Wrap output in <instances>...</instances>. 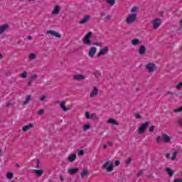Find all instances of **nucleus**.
<instances>
[{
    "label": "nucleus",
    "mask_w": 182,
    "mask_h": 182,
    "mask_svg": "<svg viewBox=\"0 0 182 182\" xmlns=\"http://www.w3.org/2000/svg\"><path fill=\"white\" fill-rule=\"evenodd\" d=\"M139 11H140V9L137 6H134L131 9V14H128L125 19L127 25H132L136 22L137 20V14L139 13Z\"/></svg>",
    "instance_id": "f257e3e1"
},
{
    "label": "nucleus",
    "mask_w": 182,
    "mask_h": 182,
    "mask_svg": "<svg viewBox=\"0 0 182 182\" xmlns=\"http://www.w3.org/2000/svg\"><path fill=\"white\" fill-rule=\"evenodd\" d=\"M102 168H104L107 173H112V171L114 170V162L111 160L105 161L102 165Z\"/></svg>",
    "instance_id": "f03ea898"
},
{
    "label": "nucleus",
    "mask_w": 182,
    "mask_h": 182,
    "mask_svg": "<svg viewBox=\"0 0 182 182\" xmlns=\"http://www.w3.org/2000/svg\"><path fill=\"white\" fill-rule=\"evenodd\" d=\"M156 141L157 144H160L162 141H164V143H170V141H171V136L166 134H162L161 136L156 137Z\"/></svg>",
    "instance_id": "7ed1b4c3"
},
{
    "label": "nucleus",
    "mask_w": 182,
    "mask_h": 182,
    "mask_svg": "<svg viewBox=\"0 0 182 182\" xmlns=\"http://www.w3.org/2000/svg\"><path fill=\"white\" fill-rule=\"evenodd\" d=\"M92 36H93V33L88 32L82 38V43L84 45H86L87 46H92Z\"/></svg>",
    "instance_id": "20e7f679"
},
{
    "label": "nucleus",
    "mask_w": 182,
    "mask_h": 182,
    "mask_svg": "<svg viewBox=\"0 0 182 182\" xmlns=\"http://www.w3.org/2000/svg\"><path fill=\"white\" fill-rule=\"evenodd\" d=\"M149 124H150V122H146L144 124H141L140 127L136 130L138 134H144V133L146 132V130H147V127H149Z\"/></svg>",
    "instance_id": "39448f33"
},
{
    "label": "nucleus",
    "mask_w": 182,
    "mask_h": 182,
    "mask_svg": "<svg viewBox=\"0 0 182 182\" xmlns=\"http://www.w3.org/2000/svg\"><path fill=\"white\" fill-rule=\"evenodd\" d=\"M148 73H153L156 71V65L154 63H148L145 66Z\"/></svg>",
    "instance_id": "423d86ee"
},
{
    "label": "nucleus",
    "mask_w": 182,
    "mask_h": 182,
    "mask_svg": "<svg viewBox=\"0 0 182 182\" xmlns=\"http://www.w3.org/2000/svg\"><path fill=\"white\" fill-rule=\"evenodd\" d=\"M97 52V48L95 46H92L88 50V56L89 58H91V59H93L95 58V55H96Z\"/></svg>",
    "instance_id": "0eeeda50"
},
{
    "label": "nucleus",
    "mask_w": 182,
    "mask_h": 182,
    "mask_svg": "<svg viewBox=\"0 0 182 182\" xmlns=\"http://www.w3.org/2000/svg\"><path fill=\"white\" fill-rule=\"evenodd\" d=\"M98 95H99V88H97V87L96 86L92 87V90L90 93V97H91V99H93V97H96V96H97Z\"/></svg>",
    "instance_id": "6e6552de"
},
{
    "label": "nucleus",
    "mask_w": 182,
    "mask_h": 182,
    "mask_svg": "<svg viewBox=\"0 0 182 182\" xmlns=\"http://www.w3.org/2000/svg\"><path fill=\"white\" fill-rule=\"evenodd\" d=\"M59 14H60V6L59 5L54 6L51 11V15H53V16H56V15H59Z\"/></svg>",
    "instance_id": "1a4fd4ad"
},
{
    "label": "nucleus",
    "mask_w": 182,
    "mask_h": 182,
    "mask_svg": "<svg viewBox=\"0 0 182 182\" xmlns=\"http://www.w3.org/2000/svg\"><path fill=\"white\" fill-rule=\"evenodd\" d=\"M46 35H51L52 36H55V38H62V35H60V33L53 30H48L46 31Z\"/></svg>",
    "instance_id": "9d476101"
},
{
    "label": "nucleus",
    "mask_w": 182,
    "mask_h": 182,
    "mask_svg": "<svg viewBox=\"0 0 182 182\" xmlns=\"http://www.w3.org/2000/svg\"><path fill=\"white\" fill-rule=\"evenodd\" d=\"M73 79L77 82H82V80H85V79H86V75L82 74L74 75Z\"/></svg>",
    "instance_id": "9b49d317"
},
{
    "label": "nucleus",
    "mask_w": 182,
    "mask_h": 182,
    "mask_svg": "<svg viewBox=\"0 0 182 182\" xmlns=\"http://www.w3.org/2000/svg\"><path fill=\"white\" fill-rule=\"evenodd\" d=\"M152 25L154 29H159L160 25H161V19L155 18L152 21Z\"/></svg>",
    "instance_id": "f8f14e48"
},
{
    "label": "nucleus",
    "mask_w": 182,
    "mask_h": 182,
    "mask_svg": "<svg viewBox=\"0 0 182 182\" xmlns=\"http://www.w3.org/2000/svg\"><path fill=\"white\" fill-rule=\"evenodd\" d=\"M107 52H109V47L105 46L97 54L98 58H100V56H105V55H106Z\"/></svg>",
    "instance_id": "ddd939ff"
},
{
    "label": "nucleus",
    "mask_w": 182,
    "mask_h": 182,
    "mask_svg": "<svg viewBox=\"0 0 182 182\" xmlns=\"http://www.w3.org/2000/svg\"><path fill=\"white\" fill-rule=\"evenodd\" d=\"M146 52H147V48H146V46L144 45H141L138 50V53L141 56L146 55Z\"/></svg>",
    "instance_id": "4468645a"
},
{
    "label": "nucleus",
    "mask_w": 182,
    "mask_h": 182,
    "mask_svg": "<svg viewBox=\"0 0 182 182\" xmlns=\"http://www.w3.org/2000/svg\"><path fill=\"white\" fill-rule=\"evenodd\" d=\"M60 107H61L62 110L63 112H68V110H70V107H66V102L61 101Z\"/></svg>",
    "instance_id": "2eb2a0df"
},
{
    "label": "nucleus",
    "mask_w": 182,
    "mask_h": 182,
    "mask_svg": "<svg viewBox=\"0 0 182 182\" xmlns=\"http://www.w3.org/2000/svg\"><path fill=\"white\" fill-rule=\"evenodd\" d=\"M78 172L79 168L68 169V173L70 174L71 176H73L74 174H77Z\"/></svg>",
    "instance_id": "dca6fc26"
},
{
    "label": "nucleus",
    "mask_w": 182,
    "mask_h": 182,
    "mask_svg": "<svg viewBox=\"0 0 182 182\" xmlns=\"http://www.w3.org/2000/svg\"><path fill=\"white\" fill-rule=\"evenodd\" d=\"M89 21H90V16H85L81 21H79V23L80 25H83L87 22H89Z\"/></svg>",
    "instance_id": "f3484780"
},
{
    "label": "nucleus",
    "mask_w": 182,
    "mask_h": 182,
    "mask_svg": "<svg viewBox=\"0 0 182 182\" xmlns=\"http://www.w3.org/2000/svg\"><path fill=\"white\" fill-rule=\"evenodd\" d=\"M9 28V25L8 24H3L0 26V35H2L5 33V31Z\"/></svg>",
    "instance_id": "a211bd4d"
},
{
    "label": "nucleus",
    "mask_w": 182,
    "mask_h": 182,
    "mask_svg": "<svg viewBox=\"0 0 182 182\" xmlns=\"http://www.w3.org/2000/svg\"><path fill=\"white\" fill-rule=\"evenodd\" d=\"M9 28V25L8 24H3L0 26V35H2L5 33V31Z\"/></svg>",
    "instance_id": "6ab92c4d"
},
{
    "label": "nucleus",
    "mask_w": 182,
    "mask_h": 182,
    "mask_svg": "<svg viewBox=\"0 0 182 182\" xmlns=\"http://www.w3.org/2000/svg\"><path fill=\"white\" fill-rule=\"evenodd\" d=\"M34 126L35 125H33V124L24 125L22 128V130H23V132H28V130H30V129H33V127H34Z\"/></svg>",
    "instance_id": "aec40b11"
},
{
    "label": "nucleus",
    "mask_w": 182,
    "mask_h": 182,
    "mask_svg": "<svg viewBox=\"0 0 182 182\" xmlns=\"http://www.w3.org/2000/svg\"><path fill=\"white\" fill-rule=\"evenodd\" d=\"M67 160L70 163H73V161H75L76 160V154L69 155Z\"/></svg>",
    "instance_id": "412c9836"
},
{
    "label": "nucleus",
    "mask_w": 182,
    "mask_h": 182,
    "mask_svg": "<svg viewBox=\"0 0 182 182\" xmlns=\"http://www.w3.org/2000/svg\"><path fill=\"white\" fill-rule=\"evenodd\" d=\"M107 123H108L109 124H112L113 126H119V122L113 119H108L107 121Z\"/></svg>",
    "instance_id": "4be33fe9"
},
{
    "label": "nucleus",
    "mask_w": 182,
    "mask_h": 182,
    "mask_svg": "<svg viewBox=\"0 0 182 182\" xmlns=\"http://www.w3.org/2000/svg\"><path fill=\"white\" fill-rule=\"evenodd\" d=\"M32 99V96H31V95H28L26 97V100L24 101H23V105L24 106H26V105H28V103H29V102H31V100Z\"/></svg>",
    "instance_id": "5701e85b"
},
{
    "label": "nucleus",
    "mask_w": 182,
    "mask_h": 182,
    "mask_svg": "<svg viewBox=\"0 0 182 182\" xmlns=\"http://www.w3.org/2000/svg\"><path fill=\"white\" fill-rule=\"evenodd\" d=\"M131 43L133 46H137V45H140V40L139 38H134L131 41Z\"/></svg>",
    "instance_id": "b1692460"
},
{
    "label": "nucleus",
    "mask_w": 182,
    "mask_h": 182,
    "mask_svg": "<svg viewBox=\"0 0 182 182\" xmlns=\"http://www.w3.org/2000/svg\"><path fill=\"white\" fill-rule=\"evenodd\" d=\"M33 173H35V174H36V176L38 177H41V176H42V174H43V170L42 169H34L33 170Z\"/></svg>",
    "instance_id": "393cba45"
},
{
    "label": "nucleus",
    "mask_w": 182,
    "mask_h": 182,
    "mask_svg": "<svg viewBox=\"0 0 182 182\" xmlns=\"http://www.w3.org/2000/svg\"><path fill=\"white\" fill-rule=\"evenodd\" d=\"M89 174V170L87 168H84L82 171L81 172V178H83L84 177H86Z\"/></svg>",
    "instance_id": "a878e982"
},
{
    "label": "nucleus",
    "mask_w": 182,
    "mask_h": 182,
    "mask_svg": "<svg viewBox=\"0 0 182 182\" xmlns=\"http://www.w3.org/2000/svg\"><path fill=\"white\" fill-rule=\"evenodd\" d=\"M90 124H86L83 125V132H87V130H90L91 129Z\"/></svg>",
    "instance_id": "bb28decb"
},
{
    "label": "nucleus",
    "mask_w": 182,
    "mask_h": 182,
    "mask_svg": "<svg viewBox=\"0 0 182 182\" xmlns=\"http://www.w3.org/2000/svg\"><path fill=\"white\" fill-rule=\"evenodd\" d=\"M166 173H168V175L170 177H172V176L174 174V171H172V169L170 168H167L166 169Z\"/></svg>",
    "instance_id": "cd10ccee"
},
{
    "label": "nucleus",
    "mask_w": 182,
    "mask_h": 182,
    "mask_svg": "<svg viewBox=\"0 0 182 182\" xmlns=\"http://www.w3.org/2000/svg\"><path fill=\"white\" fill-rule=\"evenodd\" d=\"M106 2L109 6H113L116 4V0H106Z\"/></svg>",
    "instance_id": "c85d7f7f"
},
{
    "label": "nucleus",
    "mask_w": 182,
    "mask_h": 182,
    "mask_svg": "<svg viewBox=\"0 0 182 182\" xmlns=\"http://www.w3.org/2000/svg\"><path fill=\"white\" fill-rule=\"evenodd\" d=\"M36 77H38V75H36V74L33 75L30 78L28 85H31V83H32V82H33V80H35V79H36Z\"/></svg>",
    "instance_id": "c756f323"
},
{
    "label": "nucleus",
    "mask_w": 182,
    "mask_h": 182,
    "mask_svg": "<svg viewBox=\"0 0 182 182\" xmlns=\"http://www.w3.org/2000/svg\"><path fill=\"white\" fill-rule=\"evenodd\" d=\"M173 113H181L182 112V105L176 109H173Z\"/></svg>",
    "instance_id": "7c9ffc66"
},
{
    "label": "nucleus",
    "mask_w": 182,
    "mask_h": 182,
    "mask_svg": "<svg viewBox=\"0 0 182 182\" xmlns=\"http://www.w3.org/2000/svg\"><path fill=\"white\" fill-rule=\"evenodd\" d=\"M28 58L30 60H34L37 58V55L35 53H31L28 55Z\"/></svg>",
    "instance_id": "2f4dec72"
},
{
    "label": "nucleus",
    "mask_w": 182,
    "mask_h": 182,
    "mask_svg": "<svg viewBox=\"0 0 182 182\" xmlns=\"http://www.w3.org/2000/svg\"><path fill=\"white\" fill-rule=\"evenodd\" d=\"M93 75L94 76H95V77L99 78L100 77V76H102V73H100V71L97 70L93 73Z\"/></svg>",
    "instance_id": "473e14b6"
},
{
    "label": "nucleus",
    "mask_w": 182,
    "mask_h": 182,
    "mask_svg": "<svg viewBox=\"0 0 182 182\" xmlns=\"http://www.w3.org/2000/svg\"><path fill=\"white\" fill-rule=\"evenodd\" d=\"M6 178H8L9 180H11V178H14V173L11 172L7 173Z\"/></svg>",
    "instance_id": "72a5a7b5"
},
{
    "label": "nucleus",
    "mask_w": 182,
    "mask_h": 182,
    "mask_svg": "<svg viewBox=\"0 0 182 182\" xmlns=\"http://www.w3.org/2000/svg\"><path fill=\"white\" fill-rule=\"evenodd\" d=\"M27 76H28V72L26 71H24L23 73L20 75V77H21L22 79H26Z\"/></svg>",
    "instance_id": "f704fd0d"
},
{
    "label": "nucleus",
    "mask_w": 182,
    "mask_h": 182,
    "mask_svg": "<svg viewBox=\"0 0 182 182\" xmlns=\"http://www.w3.org/2000/svg\"><path fill=\"white\" fill-rule=\"evenodd\" d=\"M177 124L179 127H182V117H178V118Z\"/></svg>",
    "instance_id": "c9c22d12"
},
{
    "label": "nucleus",
    "mask_w": 182,
    "mask_h": 182,
    "mask_svg": "<svg viewBox=\"0 0 182 182\" xmlns=\"http://www.w3.org/2000/svg\"><path fill=\"white\" fill-rule=\"evenodd\" d=\"M90 119L92 120H97V115L96 114H95V113L91 114Z\"/></svg>",
    "instance_id": "e433bc0d"
},
{
    "label": "nucleus",
    "mask_w": 182,
    "mask_h": 182,
    "mask_svg": "<svg viewBox=\"0 0 182 182\" xmlns=\"http://www.w3.org/2000/svg\"><path fill=\"white\" fill-rule=\"evenodd\" d=\"M110 21V15L107 14L104 17V22H109Z\"/></svg>",
    "instance_id": "4c0bfd02"
},
{
    "label": "nucleus",
    "mask_w": 182,
    "mask_h": 182,
    "mask_svg": "<svg viewBox=\"0 0 182 182\" xmlns=\"http://www.w3.org/2000/svg\"><path fill=\"white\" fill-rule=\"evenodd\" d=\"M94 46H103V43L102 42H95L92 44Z\"/></svg>",
    "instance_id": "58836bf2"
},
{
    "label": "nucleus",
    "mask_w": 182,
    "mask_h": 182,
    "mask_svg": "<svg viewBox=\"0 0 182 182\" xmlns=\"http://www.w3.org/2000/svg\"><path fill=\"white\" fill-rule=\"evenodd\" d=\"M37 114H38L39 116H42L43 114H45V110L39 109L37 112Z\"/></svg>",
    "instance_id": "ea45409f"
},
{
    "label": "nucleus",
    "mask_w": 182,
    "mask_h": 182,
    "mask_svg": "<svg viewBox=\"0 0 182 182\" xmlns=\"http://www.w3.org/2000/svg\"><path fill=\"white\" fill-rule=\"evenodd\" d=\"M181 87H182V82H179V83L176 85V89L177 90H180V89H181Z\"/></svg>",
    "instance_id": "a19ab883"
},
{
    "label": "nucleus",
    "mask_w": 182,
    "mask_h": 182,
    "mask_svg": "<svg viewBox=\"0 0 182 182\" xmlns=\"http://www.w3.org/2000/svg\"><path fill=\"white\" fill-rule=\"evenodd\" d=\"M134 116L135 119H141V115H140V114H139V113L134 114Z\"/></svg>",
    "instance_id": "79ce46f5"
},
{
    "label": "nucleus",
    "mask_w": 182,
    "mask_h": 182,
    "mask_svg": "<svg viewBox=\"0 0 182 182\" xmlns=\"http://www.w3.org/2000/svg\"><path fill=\"white\" fill-rule=\"evenodd\" d=\"M177 157V152H174L173 154H172V156H171V160H176V158Z\"/></svg>",
    "instance_id": "37998d69"
},
{
    "label": "nucleus",
    "mask_w": 182,
    "mask_h": 182,
    "mask_svg": "<svg viewBox=\"0 0 182 182\" xmlns=\"http://www.w3.org/2000/svg\"><path fill=\"white\" fill-rule=\"evenodd\" d=\"M154 129H156V127H154V126H151V127H149V132H150V133H153V132H154Z\"/></svg>",
    "instance_id": "c03bdc74"
},
{
    "label": "nucleus",
    "mask_w": 182,
    "mask_h": 182,
    "mask_svg": "<svg viewBox=\"0 0 182 182\" xmlns=\"http://www.w3.org/2000/svg\"><path fill=\"white\" fill-rule=\"evenodd\" d=\"M85 117H86V119H90V112H85Z\"/></svg>",
    "instance_id": "a18cd8bd"
},
{
    "label": "nucleus",
    "mask_w": 182,
    "mask_h": 182,
    "mask_svg": "<svg viewBox=\"0 0 182 182\" xmlns=\"http://www.w3.org/2000/svg\"><path fill=\"white\" fill-rule=\"evenodd\" d=\"M173 182H182V178H176L173 181Z\"/></svg>",
    "instance_id": "49530a36"
},
{
    "label": "nucleus",
    "mask_w": 182,
    "mask_h": 182,
    "mask_svg": "<svg viewBox=\"0 0 182 182\" xmlns=\"http://www.w3.org/2000/svg\"><path fill=\"white\" fill-rule=\"evenodd\" d=\"M79 156H83L85 154V151L83 149H81L79 151L78 154Z\"/></svg>",
    "instance_id": "de8ad7c7"
},
{
    "label": "nucleus",
    "mask_w": 182,
    "mask_h": 182,
    "mask_svg": "<svg viewBox=\"0 0 182 182\" xmlns=\"http://www.w3.org/2000/svg\"><path fill=\"white\" fill-rule=\"evenodd\" d=\"M46 97H48L46 95H43V96L40 98L41 102H44V101H45V99H46Z\"/></svg>",
    "instance_id": "09e8293b"
},
{
    "label": "nucleus",
    "mask_w": 182,
    "mask_h": 182,
    "mask_svg": "<svg viewBox=\"0 0 182 182\" xmlns=\"http://www.w3.org/2000/svg\"><path fill=\"white\" fill-rule=\"evenodd\" d=\"M132 161V158H128L126 161V164H130V162Z\"/></svg>",
    "instance_id": "8fccbe9b"
},
{
    "label": "nucleus",
    "mask_w": 182,
    "mask_h": 182,
    "mask_svg": "<svg viewBox=\"0 0 182 182\" xmlns=\"http://www.w3.org/2000/svg\"><path fill=\"white\" fill-rule=\"evenodd\" d=\"M140 176H143V171H140L138 173V177H140Z\"/></svg>",
    "instance_id": "3c124183"
},
{
    "label": "nucleus",
    "mask_w": 182,
    "mask_h": 182,
    "mask_svg": "<svg viewBox=\"0 0 182 182\" xmlns=\"http://www.w3.org/2000/svg\"><path fill=\"white\" fill-rule=\"evenodd\" d=\"M120 165V161H115V166H119Z\"/></svg>",
    "instance_id": "603ef678"
},
{
    "label": "nucleus",
    "mask_w": 182,
    "mask_h": 182,
    "mask_svg": "<svg viewBox=\"0 0 182 182\" xmlns=\"http://www.w3.org/2000/svg\"><path fill=\"white\" fill-rule=\"evenodd\" d=\"M107 144H108L109 146H113V142H112V141H108V142H107Z\"/></svg>",
    "instance_id": "864d4df0"
},
{
    "label": "nucleus",
    "mask_w": 182,
    "mask_h": 182,
    "mask_svg": "<svg viewBox=\"0 0 182 182\" xmlns=\"http://www.w3.org/2000/svg\"><path fill=\"white\" fill-rule=\"evenodd\" d=\"M165 156L166 159H170V154H166Z\"/></svg>",
    "instance_id": "5fc2aeb1"
},
{
    "label": "nucleus",
    "mask_w": 182,
    "mask_h": 182,
    "mask_svg": "<svg viewBox=\"0 0 182 182\" xmlns=\"http://www.w3.org/2000/svg\"><path fill=\"white\" fill-rule=\"evenodd\" d=\"M27 39H28V41H31V39H32V37H31V36H28L27 37Z\"/></svg>",
    "instance_id": "6e6d98bb"
},
{
    "label": "nucleus",
    "mask_w": 182,
    "mask_h": 182,
    "mask_svg": "<svg viewBox=\"0 0 182 182\" xmlns=\"http://www.w3.org/2000/svg\"><path fill=\"white\" fill-rule=\"evenodd\" d=\"M103 149H104V150H106V149H107V145H104Z\"/></svg>",
    "instance_id": "4d7b16f0"
},
{
    "label": "nucleus",
    "mask_w": 182,
    "mask_h": 182,
    "mask_svg": "<svg viewBox=\"0 0 182 182\" xmlns=\"http://www.w3.org/2000/svg\"><path fill=\"white\" fill-rule=\"evenodd\" d=\"M60 181H63V176H60Z\"/></svg>",
    "instance_id": "13d9d810"
},
{
    "label": "nucleus",
    "mask_w": 182,
    "mask_h": 182,
    "mask_svg": "<svg viewBox=\"0 0 182 182\" xmlns=\"http://www.w3.org/2000/svg\"><path fill=\"white\" fill-rule=\"evenodd\" d=\"M37 168H39V161L37 160Z\"/></svg>",
    "instance_id": "bf43d9fd"
},
{
    "label": "nucleus",
    "mask_w": 182,
    "mask_h": 182,
    "mask_svg": "<svg viewBox=\"0 0 182 182\" xmlns=\"http://www.w3.org/2000/svg\"><path fill=\"white\" fill-rule=\"evenodd\" d=\"M179 25L182 26V19L179 21Z\"/></svg>",
    "instance_id": "052dcab7"
},
{
    "label": "nucleus",
    "mask_w": 182,
    "mask_h": 182,
    "mask_svg": "<svg viewBox=\"0 0 182 182\" xmlns=\"http://www.w3.org/2000/svg\"><path fill=\"white\" fill-rule=\"evenodd\" d=\"M29 2L31 1H36V0H28Z\"/></svg>",
    "instance_id": "680f3d73"
},
{
    "label": "nucleus",
    "mask_w": 182,
    "mask_h": 182,
    "mask_svg": "<svg viewBox=\"0 0 182 182\" xmlns=\"http://www.w3.org/2000/svg\"><path fill=\"white\" fill-rule=\"evenodd\" d=\"M20 2H23L25 0H18Z\"/></svg>",
    "instance_id": "e2e57ef3"
},
{
    "label": "nucleus",
    "mask_w": 182,
    "mask_h": 182,
    "mask_svg": "<svg viewBox=\"0 0 182 182\" xmlns=\"http://www.w3.org/2000/svg\"><path fill=\"white\" fill-rule=\"evenodd\" d=\"M2 54H0V59H2Z\"/></svg>",
    "instance_id": "0e129e2a"
},
{
    "label": "nucleus",
    "mask_w": 182,
    "mask_h": 182,
    "mask_svg": "<svg viewBox=\"0 0 182 182\" xmlns=\"http://www.w3.org/2000/svg\"><path fill=\"white\" fill-rule=\"evenodd\" d=\"M16 167H19V164H16Z\"/></svg>",
    "instance_id": "69168bd1"
}]
</instances>
